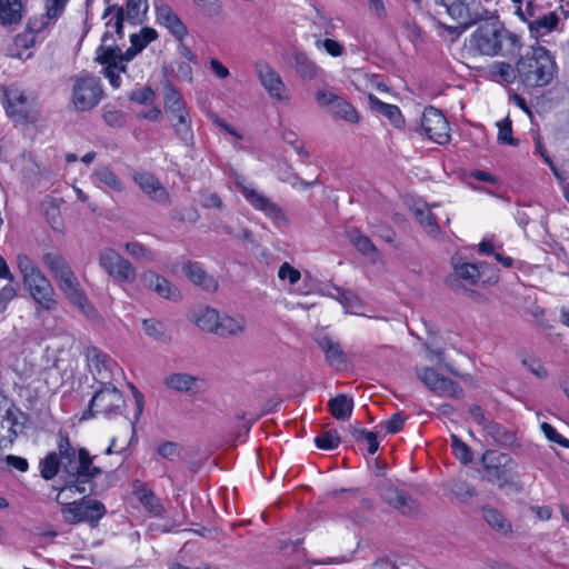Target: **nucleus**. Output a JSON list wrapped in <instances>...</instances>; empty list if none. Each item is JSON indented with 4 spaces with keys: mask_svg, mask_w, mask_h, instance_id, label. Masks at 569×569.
I'll list each match as a JSON object with an SVG mask.
<instances>
[{
    "mask_svg": "<svg viewBox=\"0 0 569 569\" xmlns=\"http://www.w3.org/2000/svg\"><path fill=\"white\" fill-rule=\"evenodd\" d=\"M328 408L333 418L345 420L352 413L353 400L340 393L329 400Z\"/></svg>",
    "mask_w": 569,
    "mask_h": 569,
    "instance_id": "34",
    "label": "nucleus"
},
{
    "mask_svg": "<svg viewBox=\"0 0 569 569\" xmlns=\"http://www.w3.org/2000/svg\"><path fill=\"white\" fill-rule=\"evenodd\" d=\"M340 437L336 429H330L315 438L316 446L321 450H333L340 445Z\"/></svg>",
    "mask_w": 569,
    "mask_h": 569,
    "instance_id": "50",
    "label": "nucleus"
},
{
    "mask_svg": "<svg viewBox=\"0 0 569 569\" xmlns=\"http://www.w3.org/2000/svg\"><path fill=\"white\" fill-rule=\"evenodd\" d=\"M69 0H44L46 13L29 20L28 28L30 31L40 33L51 23H54L63 13Z\"/></svg>",
    "mask_w": 569,
    "mask_h": 569,
    "instance_id": "20",
    "label": "nucleus"
},
{
    "mask_svg": "<svg viewBox=\"0 0 569 569\" xmlns=\"http://www.w3.org/2000/svg\"><path fill=\"white\" fill-rule=\"evenodd\" d=\"M93 177L97 181L108 186L114 191L121 192L123 190L121 180L108 167L97 169L93 173Z\"/></svg>",
    "mask_w": 569,
    "mask_h": 569,
    "instance_id": "46",
    "label": "nucleus"
},
{
    "mask_svg": "<svg viewBox=\"0 0 569 569\" xmlns=\"http://www.w3.org/2000/svg\"><path fill=\"white\" fill-rule=\"evenodd\" d=\"M317 343L323 351L329 366L337 370H342L347 367V356L338 341L332 340L329 336H323L317 340Z\"/></svg>",
    "mask_w": 569,
    "mask_h": 569,
    "instance_id": "25",
    "label": "nucleus"
},
{
    "mask_svg": "<svg viewBox=\"0 0 569 569\" xmlns=\"http://www.w3.org/2000/svg\"><path fill=\"white\" fill-rule=\"evenodd\" d=\"M164 108L170 116L188 111L180 91L169 81L163 86Z\"/></svg>",
    "mask_w": 569,
    "mask_h": 569,
    "instance_id": "31",
    "label": "nucleus"
},
{
    "mask_svg": "<svg viewBox=\"0 0 569 569\" xmlns=\"http://www.w3.org/2000/svg\"><path fill=\"white\" fill-rule=\"evenodd\" d=\"M148 8V0H126L124 17L132 24H141Z\"/></svg>",
    "mask_w": 569,
    "mask_h": 569,
    "instance_id": "35",
    "label": "nucleus"
},
{
    "mask_svg": "<svg viewBox=\"0 0 569 569\" xmlns=\"http://www.w3.org/2000/svg\"><path fill=\"white\" fill-rule=\"evenodd\" d=\"M370 110L386 117L395 128H402L405 119L398 106L382 102L375 94L368 96Z\"/></svg>",
    "mask_w": 569,
    "mask_h": 569,
    "instance_id": "27",
    "label": "nucleus"
},
{
    "mask_svg": "<svg viewBox=\"0 0 569 569\" xmlns=\"http://www.w3.org/2000/svg\"><path fill=\"white\" fill-rule=\"evenodd\" d=\"M293 61L295 69L301 78L306 80H312L317 77L319 68L308 58L306 53L296 52L293 56Z\"/></svg>",
    "mask_w": 569,
    "mask_h": 569,
    "instance_id": "38",
    "label": "nucleus"
},
{
    "mask_svg": "<svg viewBox=\"0 0 569 569\" xmlns=\"http://www.w3.org/2000/svg\"><path fill=\"white\" fill-rule=\"evenodd\" d=\"M142 328L146 335L160 342L168 343L171 341V335L167 326L160 320L146 319L142 322Z\"/></svg>",
    "mask_w": 569,
    "mask_h": 569,
    "instance_id": "39",
    "label": "nucleus"
},
{
    "mask_svg": "<svg viewBox=\"0 0 569 569\" xmlns=\"http://www.w3.org/2000/svg\"><path fill=\"white\" fill-rule=\"evenodd\" d=\"M451 448L453 456L462 465H468L472 461V452L470 447L456 435H451Z\"/></svg>",
    "mask_w": 569,
    "mask_h": 569,
    "instance_id": "48",
    "label": "nucleus"
},
{
    "mask_svg": "<svg viewBox=\"0 0 569 569\" xmlns=\"http://www.w3.org/2000/svg\"><path fill=\"white\" fill-rule=\"evenodd\" d=\"M559 23V17L556 12L539 13L529 28L536 36H543L557 28Z\"/></svg>",
    "mask_w": 569,
    "mask_h": 569,
    "instance_id": "36",
    "label": "nucleus"
},
{
    "mask_svg": "<svg viewBox=\"0 0 569 569\" xmlns=\"http://www.w3.org/2000/svg\"><path fill=\"white\" fill-rule=\"evenodd\" d=\"M446 8L447 13L459 23V29H469L483 19L491 18V12L480 0H435Z\"/></svg>",
    "mask_w": 569,
    "mask_h": 569,
    "instance_id": "5",
    "label": "nucleus"
},
{
    "mask_svg": "<svg viewBox=\"0 0 569 569\" xmlns=\"http://www.w3.org/2000/svg\"><path fill=\"white\" fill-rule=\"evenodd\" d=\"M102 118L112 128H122L127 121L126 114L121 110L110 109L109 106L103 107Z\"/></svg>",
    "mask_w": 569,
    "mask_h": 569,
    "instance_id": "56",
    "label": "nucleus"
},
{
    "mask_svg": "<svg viewBox=\"0 0 569 569\" xmlns=\"http://www.w3.org/2000/svg\"><path fill=\"white\" fill-rule=\"evenodd\" d=\"M450 491L462 501H467L477 495L473 486L460 479L452 481Z\"/></svg>",
    "mask_w": 569,
    "mask_h": 569,
    "instance_id": "53",
    "label": "nucleus"
},
{
    "mask_svg": "<svg viewBox=\"0 0 569 569\" xmlns=\"http://www.w3.org/2000/svg\"><path fill=\"white\" fill-rule=\"evenodd\" d=\"M456 276L468 282L469 284H476L480 278V272L475 263L463 262L455 267Z\"/></svg>",
    "mask_w": 569,
    "mask_h": 569,
    "instance_id": "47",
    "label": "nucleus"
},
{
    "mask_svg": "<svg viewBox=\"0 0 569 569\" xmlns=\"http://www.w3.org/2000/svg\"><path fill=\"white\" fill-rule=\"evenodd\" d=\"M478 24L470 37V49L489 57L515 56L519 52V37L503 27L496 11L491 12V18L483 19Z\"/></svg>",
    "mask_w": 569,
    "mask_h": 569,
    "instance_id": "2",
    "label": "nucleus"
},
{
    "mask_svg": "<svg viewBox=\"0 0 569 569\" xmlns=\"http://www.w3.org/2000/svg\"><path fill=\"white\" fill-rule=\"evenodd\" d=\"M170 121L177 137L187 146L193 143V131L191 128V118L189 110L170 116Z\"/></svg>",
    "mask_w": 569,
    "mask_h": 569,
    "instance_id": "30",
    "label": "nucleus"
},
{
    "mask_svg": "<svg viewBox=\"0 0 569 569\" xmlns=\"http://www.w3.org/2000/svg\"><path fill=\"white\" fill-rule=\"evenodd\" d=\"M416 220L429 233H436L439 230L436 216L427 207H417L413 209Z\"/></svg>",
    "mask_w": 569,
    "mask_h": 569,
    "instance_id": "45",
    "label": "nucleus"
},
{
    "mask_svg": "<svg viewBox=\"0 0 569 569\" xmlns=\"http://www.w3.org/2000/svg\"><path fill=\"white\" fill-rule=\"evenodd\" d=\"M22 0H0V23L3 26L19 23L22 19Z\"/></svg>",
    "mask_w": 569,
    "mask_h": 569,
    "instance_id": "32",
    "label": "nucleus"
},
{
    "mask_svg": "<svg viewBox=\"0 0 569 569\" xmlns=\"http://www.w3.org/2000/svg\"><path fill=\"white\" fill-rule=\"evenodd\" d=\"M244 330V323L242 320H237L229 316H223L218 319L217 329L214 333L228 338L232 336H237Z\"/></svg>",
    "mask_w": 569,
    "mask_h": 569,
    "instance_id": "37",
    "label": "nucleus"
},
{
    "mask_svg": "<svg viewBox=\"0 0 569 569\" xmlns=\"http://www.w3.org/2000/svg\"><path fill=\"white\" fill-rule=\"evenodd\" d=\"M157 20L163 24L178 39L182 40L187 33V27L178 14L166 3H156Z\"/></svg>",
    "mask_w": 569,
    "mask_h": 569,
    "instance_id": "23",
    "label": "nucleus"
},
{
    "mask_svg": "<svg viewBox=\"0 0 569 569\" xmlns=\"http://www.w3.org/2000/svg\"><path fill=\"white\" fill-rule=\"evenodd\" d=\"M87 359L90 363L94 365L98 373H101L102 368L108 370L110 366L109 357L96 347L87 349Z\"/></svg>",
    "mask_w": 569,
    "mask_h": 569,
    "instance_id": "55",
    "label": "nucleus"
},
{
    "mask_svg": "<svg viewBox=\"0 0 569 569\" xmlns=\"http://www.w3.org/2000/svg\"><path fill=\"white\" fill-rule=\"evenodd\" d=\"M350 432L356 441L363 440L368 442V452L370 455L378 451L379 442L375 432L368 431L367 429H360L358 427H350Z\"/></svg>",
    "mask_w": 569,
    "mask_h": 569,
    "instance_id": "49",
    "label": "nucleus"
},
{
    "mask_svg": "<svg viewBox=\"0 0 569 569\" xmlns=\"http://www.w3.org/2000/svg\"><path fill=\"white\" fill-rule=\"evenodd\" d=\"M20 417L24 420L27 419L26 413L14 405L8 408L4 412V416L2 417L1 427H8V436H4L7 438L8 445L13 443L19 432H21L22 428L24 427V422L19 421Z\"/></svg>",
    "mask_w": 569,
    "mask_h": 569,
    "instance_id": "28",
    "label": "nucleus"
},
{
    "mask_svg": "<svg viewBox=\"0 0 569 569\" xmlns=\"http://www.w3.org/2000/svg\"><path fill=\"white\" fill-rule=\"evenodd\" d=\"M257 71L261 84L268 91L269 96L278 101H288L284 96L286 86L279 73L268 63H258Z\"/></svg>",
    "mask_w": 569,
    "mask_h": 569,
    "instance_id": "18",
    "label": "nucleus"
},
{
    "mask_svg": "<svg viewBox=\"0 0 569 569\" xmlns=\"http://www.w3.org/2000/svg\"><path fill=\"white\" fill-rule=\"evenodd\" d=\"M138 497L140 502L148 509L150 512L154 515H159L162 506L159 502V499L156 495L149 489H141L138 492Z\"/></svg>",
    "mask_w": 569,
    "mask_h": 569,
    "instance_id": "58",
    "label": "nucleus"
},
{
    "mask_svg": "<svg viewBox=\"0 0 569 569\" xmlns=\"http://www.w3.org/2000/svg\"><path fill=\"white\" fill-rule=\"evenodd\" d=\"M181 451L182 448L177 442L169 440L160 442L156 448V452L161 458L168 459L170 461H173L174 458L180 457Z\"/></svg>",
    "mask_w": 569,
    "mask_h": 569,
    "instance_id": "57",
    "label": "nucleus"
},
{
    "mask_svg": "<svg viewBox=\"0 0 569 569\" xmlns=\"http://www.w3.org/2000/svg\"><path fill=\"white\" fill-rule=\"evenodd\" d=\"M316 101L319 106L326 108L328 113L333 118L342 119L351 123H357L359 121V114L355 107L343 98L332 92L318 90L316 92Z\"/></svg>",
    "mask_w": 569,
    "mask_h": 569,
    "instance_id": "14",
    "label": "nucleus"
},
{
    "mask_svg": "<svg viewBox=\"0 0 569 569\" xmlns=\"http://www.w3.org/2000/svg\"><path fill=\"white\" fill-rule=\"evenodd\" d=\"M498 142L500 144H508L512 147H517L519 144V140L515 139L512 136V126L511 120L507 117L502 121L498 122Z\"/></svg>",
    "mask_w": 569,
    "mask_h": 569,
    "instance_id": "54",
    "label": "nucleus"
},
{
    "mask_svg": "<svg viewBox=\"0 0 569 569\" xmlns=\"http://www.w3.org/2000/svg\"><path fill=\"white\" fill-rule=\"evenodd\" d=\"M124 400L122 392L110 382H101L89 402V408L83 412L82 419H89L96 413H102L106 417L122 415Z\"/></svg>",
    "mask_w": 569,
    "mask_h": 569,
    "instance_id": "6",
    "label": "nucleus"
},
{
    "mask_svg": "<svg viewBox=\"0 0 569 569\" xmlns=\"http://www.w3.org/2000/svg\"><path fill=\"white\" fill-rule=\"evenodd\" d=\"M96 61L106 67H118L119 57H120V48L118 46L114 47H106L101 44L97 49Z\"/></svg>",
    "mask_w": 569,
    "mask_h": 569,
    "instance_id": "43",
    "label": "nucleus"
},
{
    "mask_svg": "<svg viewBox=\"0 0 569 569\" xmlns=\"http://www.w3.org/2000/svg\"><path fill=\"white\" fill-rule=\"evenodd\" d=\"M200 7L203 14L213 18L220 14L221 3L219 0H193Z\"/></svg>",
    "mask_w": 569,
    "mask_h": 569,
    "instance_id": "63",
    "label": "nucleus"
},
{
    "mask_svg": "<svg viewBox=\"0 0 569 569\" xmlns=\"http://www.w3.org/2000/svg\"><path fill=\"white\" fill-rule=\"evenodd\" d=\"M40 476L44 480L53 479L61 470V462L56 451L47 453V456L40 460Z\"/></svg>",
    "mask_w": 569,
    "mask_h": 569,
    "instance_id": "42",
    "label": "nucleus"
},
{
    "mask_svg": "<svg viewBox=\"0 0 569 569\" xmlns=\"http://www.w3.org/2000/svg\"><path fill=\"white\" fill-rule=\"evenodd\" d=\"M483 479L503 488L512 482L517 462L507 453L487 450L481 457Z\"/></svg>",
    "mask_w": 569,
    "mask_h": 569,
    "instance_id": "4",
    "label": "nucleus"
},
{
    "mask_svg": "<svg viewBox=\"0 0 569 569\" xmlns=\"http://www.w3.org/2000/svg\"><path fill=\"white\" fill-rule=\"evenodd\" d=\"M126 250L134 259H142L148 262L156 260V253L140 242H127Z\"/></svg>",
    "mask_w": 569,
    "mask_h": 569,
    "instance_id": "52",
    "label": "nucleus"
},
{
    "mask_svg": "<svg viewBox=\"0 0 569 569\" xmlns=\"http://www.w3.org/2000/svg\"><path fill=\"white\" fill-rule=\"evenodd\" d=\"M58 458L61 462L62 486L53 489L62 492L73 490L89 496L96 495L94 479L102 475V469L93 465L94 457L86 448H76L66 431L59 430L57 437Z\"/></svg>",
    "mask_w": 569,
    "mask_h": 569,
    "instance_id": "1",
    "label": "nucleus"
},
{
    "mask_svg": "<svg viewBox=\"0 0 569 569\" xmlns=\"http://www.w3.org/2000/svg\"><path fill=\"white\" fill-rule=\"evenodd\" d=\"M0 100L7 116L16 123H34L39 118L27 96L17 88L0 87Z\"/></svg>",
    "mask_w": 569,
    "mask_h": 569,
    "instance_id": "8",
    "label": "nucleus"
},
{
    "mask_svg": "<svg viewBox=\"0 0 569 569\" xmlns=\"http://www.w3.org/2000/svg\"><path fill=\"white\" fill-rule=\"evenodd\" d=\"M198 382V377L184 372L171 373L163 379L164 386L169 389L190 395H197L200 392Z\"/></svg>",
    "mask_w": 569,
    "mask_h": 569,
    "instance_id": "26",
    "label": "nucleus"
},
{
    "mask_svg": "<svg viewBox=\"0 0 569 569\" xmlns=\"http://www.w3.org/2000/svg\"><path fill=\"white\" fill-rule=\"evenodd\" d=\"M182 270L186 277L194 284L208 292H214L218 289V281L208 274L197 261H187Z\"/></svg>",
    "mask_w": 569,
    "mask_h": 569,
    "instance_id": "24",
    "label": "nucleus"
},
{
    "mask_svg": "<svg viewBox=\"0 0 569 569\" xmlns=\"http://www.w3.org/2000/svg\"><path fill=\"white\" fill-rule=\"evenodd\" d=\"M132 179L150 200L161 206L170 204V196L167 189L153 173L134 171Z\"/></svg>",
    "mask_w": 569,
    "mask_h": 569,
    "instance_id": "16",
    "label": "nucleus"
},
{
    "mask_svg": "<svg viewBox=\"0 0 569 569\" xmlns=\"http://www.w3.org/2000/svg\"><path fill=\"white\" fill-rule=\"evenodd\" d=\"M421 129L430 140L439 144H446L450 140L449 123L445 114L432 106L425 108Z\"/></svg>",
    "mask_w": 569,
    "mask_h": 569,
    "instance_id": "13",
    "label": "nucleus"
},
{
    "mask_svg": "<svg viewBox=\"0 0 569 569\" xmlns=\"http://www.w3.org/2000/svg\"><path fill=\"white\" fill-rule=\"evenodd\" d=\"M482 516L486 522L493 529L499 530L503 533L511 531V523L503 517V515L492 508L485 507L482 509Z\"/></svg>",
    "mask_w": 569,
    "mask_h": 569,
    "instance_id": "41",
    "label": "nucleus"
},
{
    "mask_svg": "<svg viewBox=\"0 0 569 569\" xmlns=\"http://www.w3.org/2000/svg\"><path fill=\"white\" fill-rule=\"evenodd\" d=\"M519 3L516 13L520 17V19L528 23L530 28L537 16L541 12V6L536 3L533 0H528L525 3L522 0H515Z\"/></svg>",
    "mask_w": 569,
    "mask_h": 569,
    "instance_id": "44",
    "label": "nucleus"
},
{
    "mask_svg": "<svg viewBox=\"0 0 569 569\" xmlns=\"http://www.w3.org/2000/svg\"><path fill=\"white\" fill-rule=\"evenodd\" d=\"M158 38V32L150 27H143L139 33L130 36V41H134L136 44L142 46V50Z\"/></svg>",
    "mask_w": 569,
    "mask_h": 569,
    "instance_id": "59",
    "label": "nucleus"
},
{
    "mask_svg": "<svg viewBox=\"0 0 569 569\" xmlns=\"http://www.w3.org/2000/svg\"><path fill=\"white\" fill-rule=\"evenodd\" d=\"M417 376L437 396L453 399H461L463 397V389L458 382L440 376L433 368H422L417 371Z\"/></svg>",
    "mask_w": 569,
    "mask_h": 569,
    "instance_id": "12",
    "label": "nucleus"
},
{
    "mask_svg": "<svg viewBox=\"0 0 569 569\" xmlns=\"http://www.w3.org/2000/svg\"><path fill=\"white\" fill-rule=\"evenodd\" d=\"M23 286L39 308L46 311L57 310L58 301L54 289L41 270L23 279Z\"/></svg>",
    "mask_w": 569,
    "mask_h": 569,
    "instance_id": "11",
    "label": "nucleus"
},
{
    "mask_svg": "<svg viewBox=\"0 0 569 569\" xmlns=\"http://www.w3.org/2000/svg\"><path fill=\"white\" fill-rule=\"evenodd\" d=\"M68 302L74 307L81 315L88 319L98 318L97 308L91 303L87 293L82 289L78 278H74L59 287Z\"/></svg>",
    "mask_w": 569,
    "mask_h": 569,
    "instance_id": "15",
    "label": "nucleus"
},
{
    "mask_svg": "<svg viewBox=\"0 0 569 569\" xmlns=\"http://www.w3.org/2000/svg\"><path fill=\"white\" fill-rule=\"evenodd\" d=\"M278 277L281 280L288 279L290 284H295L300 280L301 273L298 269L293 268L289 262H283L279 268Z\"/></svg>",
    "mask_w": 569,
    "mask_h": 569,
    "instance_id": "64",
    "label": "nucleus"
},
{
    "mask_svg": "<svg viewBox=\"0 0 569 569\" xmlns=\"http://www.w3.org/2000/svg\"><path fill=\"white\" fill-rule=\"evenodd\" d=\"M99 266L116 283H133L137 279L136 267L112 248L100 251Z\"/></svg>",
    "mask_w": 569,
    "mask_h": 569,
    "instance_id": "10",
    "label": "nucleus"
},
{
    "mask_svg": "<svg viewBox=\"0 0 569 569\" xmlns=\"http://www.w3.org/2000/svg\"><path fill=\"white\" fill-rule=\"evenodd\" d=\"M349 234H350V240H351L352 244L362 254H369L371 252H377L376 246L373 244V242L370 240L369 237L365 236L363 233L359 232L358 230H353Z\"/></svg>",
    "mask_w": 569,
    "mask_h": 569,
    "instance_id": "51",
    "label": "nucleus"
},
{
    "mask_svg": "<svg viewBox=\"0 0 569 569\" xmlns=\"http://www.w3.org/2000/svg\"><path fill=\"white\" fill-rule=\"evenodd\" d=\"M154 99V92L151 87L146 86L143 88L133 90L129 94V100L141 104L151 103Z\"/></svg>",
    "mask_w": 569,
    "mask_h": 569,
    "instance_id": "62",
    "label": "nucleus"
},
{
    "mask_svg": "<svg viewBox=\"0 0 569 569\" xmlns=\"http://www.w3.org/2000/svg\"><path fill=\"white\" fill-rule=\"evenodd\" d=\"M42 213L47 220V222L50 224V227L54 231L62 232L64 224L61 217L60 208L56 203L53 199H50L48 201L42 202L41 204Z\"/></svg>",
    "mask_w": 569,
    "mask_h": 569,
    "instance_id": "40",
    "label": "nucleus"
},
{
    "mask_svg": "<svg viewBox=\"0 0 569 569\" xmlns=\"http://www.w3.org/2000/svg\"><path fill=\"white\" fill-rule=\"evenodd\" d=\"M44 266L50 270L58 287L77 278L66 259L56 252L44 253L42 257Z\"/></svg>",
    "mask_w": 569,
    "mask_h": 569,
    "instance_id": "22",
    "label": "nucleus"
},
{
    "mask_svg": "<svg viewBox=\"0 0 569 569\" xmlns=\"http://www.w3.org/2000/svg\"><path fill=\"white\" fill-rule=\"evenodd\" d=\"M336 291L339 293L337 300L346 308H358L360 306V300L358 296L351 290H345L339 287H335Z\"/></svg>",
    "mask_w": 569,
    "mask_h": 569,
    "instance_id": "61",
    "label": "nucleus"
},
{
    "mask_svg": "<svg viewBox=\"0 0 569 569\" xmlns=\"http://www.w3.org/2000/svg\"><path fill=\"white\" fill-rule=\"evenodd\" d=\"M380 496L386 503L403 516L412 515L417 510L415 499L391 483H383L380 487Z\"/></svg>",
    "mask_w": 569,
    "mask_h": 569,
    "instance_id": "17",
    "label": "nucleus"
},
{
    "mask_svg": "<svg viewBox=\"0 0 569 569\" xmlns=\"http://www.w3.org/2000/svg\"><path fill=\"white\" fill-rule=\"evenodd\" d=\"M142 281L146 287L152 289L158 296L161 298L179 301L181 299L180 290L173 286L169 280L164 277L160 276L154 271H146L142 273Z\"/></svg>",
    "mask_w": 569,
    "mask_h": 569,
    "instance_id": "21",
    "label": "nucleus"
},
{
    "mask_svg": "<svg viewBox=\"0 0 569 569\" xmlns=\"http://www.w3.org/2000/svg\"><path fill=\"white\" fill-rule=\"evenodd\" d=\"M240 188L246 200L254 209L262 211L266 216L273 220H283L286 218L283 210L264 194L246 186H240Z\"/></svg>",
    "mask_w": 569,
    "mask_h": 569,
    "instance_id": "19",
    "label": "nucleus"
},
{
    "mask_svg": "<svg viewBox=\"0 0 569 569\" xmlns=\"http://www.w3.org/2000/svg\"><path fill=\"white\" fill-rule=\"evenodd\" d=\"M218 319V311L210 307H201L193 312V321L196 326L207 332L214 333Z\"/></svg>",
    "mask_w": 569,
    "mask_h": 569,
    "instance_id": "33",
    "label": "nucleus"
},
{
    "mask_svg": "<svg viewBox=\"0 0 569 569\" xmlns=\"http://www.w3.org/2000/svg\"><path fill=\"white\" fill-rule=\"evenodd\" d=\"M483 431L498 446L511 448L517 443V437L513 431L492 420L486 425Z\"/></svg>",
    "mask_w": 569,
    "mask_h": 569,
    "instance_id": "29",
    "label": "nucleus"
},
{
    "mask_svg": "<svg viewBox=\"0 0 569 569\" xmlns=\"http://www.w3.org/2000/svg\"><path fill=\"white\" fill-rule=\"evenodd\" d=\"M516 70L519 80L527 88L546 87L558 73L555 57L542 46L531 47L529 52L520 57Z\"/></svg>",
    "mask_w": 569,
    "mask_h": 569,
    "instance_id": "3",
    "label": "nucleus"
},
{
    "mask_svg": "<svg viewBox=\"0 0 569 569\" xmlns=\"http://www.w3.org/2000/svg\"><path fill=\"white\" fill-rule=\"evenodd\" d=\"M540 428H541V431L543 432L545 437L549 441L558 443L559 446H561L563 448H569V440L567 438H565L563 436H561L550 423L542 422Z\"/></svg>",
    "mask_w": 569,
    "mask_h": 569,
    "instance_id": "60",
    "label": "nucleus"
},
{
    "mask_svg": "<svg viewBox=\"0 0 569 569\" xmlns=\"http://www.w3.org/2000/svg\"><path fill=\"white\" fill-rule=\"evenodd\" d=\"M103 97V89L98 77L83 74L73 78L72 103L78 111L93 109Z\"/></svg>",
    "mask_w": 569,
    "mask_h": 569,
    "instance_id": "9",
    "label": "nucleus"
},
{
    "mask_svg": "<svg viewBox=\"0 0 569 569\" xmlns=\"http://www.w3.org/2000/svg\"><path fill=\"white\" fill-rule=\"evenodd\" d=\"M61 492L56 497L57 503L67 506L62 509L61 513L67 523L76 525L79 522H89L96 525L104 515L106 507L99 500L81 498L79 501L67 503L60 500Z\"/></svg>",
    "mask_w": 569,
    "mask_h": 569,
    "instance_id": "7",
    "label": "nucleus"
}]
</instances>
